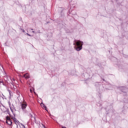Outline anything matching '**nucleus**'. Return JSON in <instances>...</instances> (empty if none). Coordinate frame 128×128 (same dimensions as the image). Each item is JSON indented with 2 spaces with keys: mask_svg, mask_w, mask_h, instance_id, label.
Masks as SVG:
<instances>
[{
  "mask_svg": "<svg viewBox=\"0 0 128 128\" xmlns=\"http://www.w3.org/2000/svg\"><path fill=\"white\" fill-rule=\"evenodd\" d=\"M20 124L22 126V127H24V128H26V126H24V124Z\"/></svg>",
  "mask_w": 128,
  "mask_h": 128,
  "instance_id": "7",
  "label": "nucleus"
},
{
  "mask_svg": "<svg viewBox=\"0 0 128 128\" xmlns=\"http://www.w3.org/2000/svg\"><path fill=\"white\" fill-rule=\"evenodd\" d=\"M28 36H30V35L28 34H27Z\"/></svg>",
  "mask_w": 128,
  "mask_h": 128,
  "instance_id": "12",
  "label": "nucleus"
},
{
  "mask_svg": "<svg viewBox=\"0 0 128 128\" xmlns=\"http://www.w3.org/2000/svg\"><path fill=\"white\" fill-rule=\"evenodd\" d=\"M6 123L8 124L9 126H11V124H12V120H10V118L7 116L6 117Z\"/></svg>",
  "mask_w": 128,
  "mask_h": 128,
  "instance_id": "2",
  "label": "nucleus"
},
{
  "mask_svg": "<svg viewBox=\"0 0 128 128\" xmlns=\"http://www.w3.org/2000/svg\"><path fill=\"white\" fill-rule=\"evenodd\" d=\"M24 78H29L30 76L28 75V74H24Z\"/></svg>",
  "mask_w": 128,
  "mask_h": 128,
  "instance_id": "6",
  "label": "nucleus"
},
{
  "mask_svg": "<svg viewBox=\"0 0 128 128\" xmlns=\"http://www.w3.org/2000/svg\"><path fill=\"white\" fill-rule=\"evenodd\" d=\"M42 126H44V128H46V126H44V124H42Z\"/></svg>",
  "mask_w": 128,
  "mask_h": 128,
  "instance_id": "9",
  "label": "nucleus"
},
{
  "mask_svg": "<svg viewBox=\"0 0 128 128\" xmlns=\"http://www.w3.org/2000/svg\"><path fill=\"white\" fill-rule=\"evenodd\" d=\"M30 92H32V90H30Z\"/></svg>",
  "mask_w": 128,
  "mask_h": 128,
  "instance_id": "10",
  "label": "nucleus"
},
{
  "mask_svg": "<svg viewBox=\"0 0 128 128\" xmlns=\"http://www.w3.org/2000/svg\"><path fill=\"white\" fill-rule=\"evenodd\" d=\"M26 102H23L22 104H21V106H22V110H25V108H26Z\"/></svg>",
  "mask_w": 128,
  "mask_h": 128,
  "instance_id": "3",
  "label": "nucleus"
},
{
  "mask_svg": "<svg viewBox=\"0 0 128 128\" xmlns=\"http://www.w3.org/2000/svg\"><path fill=\"white\" fill-rule=\"evenodd\" d=\"M40 106L42 108H44L46 110L48 111V108H46V106L43 103H42L40 104Z\"/></svg>",
  "mask_w": 128,
  "mask_h": 128,
  "instance_id": "4",
  "label": "nucleus"
},
{
  "mask_svg": "<svg viewBox=\"0 0 128 128\" xmlns=\"http://www.w3.org/2000/svg\"><path fill=\"white\" fill-rule=\"evenodd\" d=\"M16 94H18V96H20V92H19V91H17V92H16Z\"/></svg>",
  "mask_w": 128,
  "mask_h": 128,
  "instance_id": "8",
  "label": "nucleus"
},
{
  "mask_svg": "<svg viewBox=\"0 0 128 128\" xmlns=\"http://www.w3.org/2000/svg\"><path fill=\"white\" fill-rule=\"evenodd\" d=\"M75 42L77 46V48H76V50H78V52L82 48V44H84V42L78 40V41H75Z\"/></svg>",
  "mask_w": 128,
  "mask_h": 128,
  "instance_id": "1",
  "label": "nucleus"
},
{
  "mask_svg": "<svg viewBox=\"0 0 128 128\" xmlns=\"http://www.w3.org/2000/svg\"><path fill=\"white\" fill-rule=\"evenodd\" d=\"M13 120H14V122H15V124H18V120H16V118H13Z\"/></svg>",
  "mask_w": 128,
  "mask_h": 128,
  "instance_id": "5",
  "label": "nucleus"
},
{
  "mask_svg": "<svg viewBox=\"0 0 128 128\" xmlns=\"http://www.w3.org/2000/svg\"><path fill=\"white\" fill-rule=\"evenodd\" d=\"M0 84H2V81H0Z\"/></svg>",
  "mask_w": 128,
  "mask_h": 128,
  "instance_id": "11",
  "label": "nucleus"
}]
</instances>
